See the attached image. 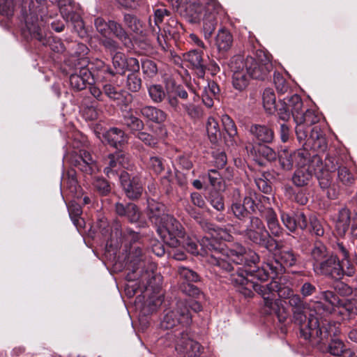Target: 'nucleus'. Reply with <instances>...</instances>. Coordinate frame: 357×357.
Segmentation results:
<instances>
[{
  "instance_id": "1",
  "label": "nucleus",
  "mask_w": 357,
  "mask_h": 357,
  "mask_svg": "<svg viewBox=\"0 0 357 357\" xmlns=\"http://www.w3.org/2000/svg\"><path fill=\"white\" fill-rule=\"evenodd\" d=\"M199 245L203 252L202 255H206L211 264L217 266L227 272L234 270L230 261L236 265H243V268L238 267L236 273H231L229 278L238 292L240 284L232 282L231 277L234 275L240 273L248 280L247 276H251L264 282L271 277V274L277 275L278 273V267L275 266L273 262L266 263L261 268L257 266V264L259 262V255L253 250L247 251L245 248L240 243L233 244L230 248H228L224 243L215 238L204 236L199 241ZM250 282L252 281L250 280Z\"/></svg>"
},
{
  "instance_id": "2",
  "label": "nucleus",
  "mask_w": 357,
  "mask_h": 357,
  "mask_svg": "<svg viewBox=\"0 0 357 357\" xmlns=\"http://www.w3.org/2000/svg\"><path fill=\"white\" fill-rule=\"evenodd\" d=\"M192 316L185 302L178 301L172 309L166 310L160 323V329L167 331L159 341L165 347L174 346L184 357H197L202 346L189 337L188 326Z\"/></svg>"
},
{
  "instance_id": "3",
  "label": "nucleus",
  "mask_w": 357,
  "mask_h": 357,
  "mask_svg": "<svg viewBox=\"0 0 357 357\" xmlns=\"http://www.w3.org/2000/svg\"><path fill=\"white\" fill-rule=\"evenodd\" d=\"M232 282L239 284V293L245 297H252L253 291L259 294L264 300V306L268 309L269 313L277 314L280 321H284L287 318L282 301L280 298L287 299L294 294L292 289L281 284L280 281L273 280L266 284H257L246 280L242 274L234 275Z\"/></svg>"
},
{
  "instance_id": "4",
  "label": "nucleus",
  "mask_w": 357,
  "mask_h": 357,
  "mask_svg": "<svg viewBox=\"0 0 357 357\" xmlns=\"http://www.w3.org/2000/svg\"><path fill=\"white\" fill-rule=\"evenodd\" d=\"M130 259L129 266L131 271L127 275L128 281L139 280L143 286L147 289L151 286L152 280H156L154 271L156 268L155 263L152 262L147 255V251L144 250L139 245H132L128 256Z\"/></svg>"
},
{
  "instance_id": "5",
  "label": "nucleus",
  "mask_w": 357,
  "mask_h": 357,
  "mask_svg": "<svg viewBox=\"0 0 357 357\" xmlns=\"http://www.w3.org/2000/svg\"><path fill=\"white\" fill-rule=\"evenodd\" d=\"M324 316L315 315L312 312L308 316V322L303 326L301 337L309 340L312 345H321L328 341L329 336H337L339 324L331 323Z\"/></svg>"
},
{
  "instance_id": "6",
  "label": "nucleus",
  "mask_w": 357,
  "mask_h": 357,
  "mask_svg": "<svg viewBox=\"0 0 357 357\" xmlns=\"http://www.w3.org/2000/svg\"><path fill=\"white\" fill-rule=\"evenodd\" d=\"M46 0H22V15L25 22V29L23 33L27 32L31 38L39 40L44 44L47 43V38L43 37L41 24L38 22V15L41 21H43V15L46 12Z\"/></svg>"
},
{
  "instance_id": "7",
  "label": "nucleus",
  "mask_w": 357,
  "mask_h": 357,
  "mask_svg": "<svg viewBox=\"0 0 357 357\" xmlns=\"http://www.w3.org/2000/svg\"><path fill=\"white\" fill-rule=\"evenodd\" d=\"M289 101L292 109V116L296 123L297 139L299 143H304L307 139L309 126L317 123L319 117L314 111L310 109H307L305 113L303 112V101L298 95H292Z\"/></svg>"
},
{
  "instance_id": "8",
  "label": "nucleus",
  "mask_w": 357,
  "mask_h": 357,
  "mask_svg": "<svg viewBox=\"0 0 357 357\" xmlns=\"http://www.w3.org/2000/svg\"><path fill=\"white\" fill-rule=\"evenodd\" d=\"M314 271L318 274L340 280L344 275L352 276L355 268L349 261L340 260L337 255H331L318 264H312Z\"/></svg>"
},
{
  "instance_id": "9",
  "label": "nucleus",
  "mask_w": 357,
  "mask_h": 357,
  "mask_svg": "<svg viewBox=\"0 0 357 357\" xmlns=\"http://www.w3.org/2000/svg\"><path fill=\"white\" fill-rule=\"evenodd\" d=\"M249 220V225L245 229L240 231V234L252 243L270 250L276 241L271 236L261 219L250 216Z\"/></svg>"
},
{
  "instance_id": "10",
  "label": "nucleus",
  "mask_w": 357,
  "mask_h": 357,
  "mask_svg": "<svg viewBox=\"0 0 357 357\" xmlns=\"http://www.w3.org/2000/svg\"><path fill=\"white\" fill-rule=\"evenodd\" d=\"M157 231L164 243L173 248L180 245L181 238H183L185 234L181 224L169 215L166 216L161 225L157 227Z\"/></svg>"
},
{
  "instance_id": "11",
  "label": "nucleus",
  "mask_w": 357,
  "mask_h": 357,
  "mask_svg": "<svg viewBox=\"0 0 357 357\" xmlns=\"http://www.w3.org/2000/svg\"><path fill=\"white\" fill-rule=\"evenodd\" d=\"M242 61L252 79L264 80L268 77L273 70V64L265 54L259 55L257 58L250 56L245 57L242 55Z\"/></svg>"
},
{
  "instance_id": "12",
  "label": "nucleus",
  "mask_w": 357,
  "mask_h": 357,
  "mask_svg": "<svg viewBox=\"0 0 357 357\" xmlns=\"http://www.w3.org/2000/svg\"><path fill=\"white\" fill-rule=\"evenodd\" d=\"M229 68L232 73L231 84L233 87L240 92L245 91L249 86L252 77L245 68L242 61V55L234 56L230 60Z\"/></svg>"
},
{
  "instance_id": "13",
  "label": "nucleus",
  "mask_w": 357,
  "mask_h": 357,
  "mask_svg": "<svg viewBox=\"0 0 357 357\" xmlns=\"http://www.w3.org/2000/svg\"><path fill=\"white\" fill-rule=\"evenodd\" d=\"M179 280L181 282L179 284V289L183 294L199 298L202 296L199 289L194 285L193 282H199V275L197 272L185 266H178L177 270Z\"/></svg>"
},
{
  "instance_id": "14",
  "label": "nucleus",
  "mask_w": 357,
  "mask_h": 357,
  "mask_svg": "<svg viewBox=\"0 0 357 357\" xmlns=\"http://www.w3.org/2000/svg\"><path fill=\"white\" fill-rule=\"evenodd\" d=\"M103 172L108 178H112L125 172L123 169H129L128 156L122 151L109 153L103 160Z\"/></svg>"
},
{
  "instance_id": "15",
  "label": "nucleus",
  "mask_w": 357,
  "mask_h": 357,
  "mask_svg": "<svg viewBox=\"0 0 357 357\" xmlns=\"http://www.w3.org/2000/svg\"><path fill=\"white\" fill-rule=\"evenodd\" d=\"M279 162L284 170H291L295 164L304 165L310 162V153L305 149H299L294 152L287 149L281 150L278 153Z\"/></svg>"
},
{
  "instance_id": "16",
  "label": "nucleus",
  "mask_w": 357,
  "mask_h": 357,
  "mask_svg": "<svg viewBox=\"0 0 357 357\" xmlns=\"http://www.w3.org/2000/svg\"><path fill=\"white\" fill-rule=\"evenodd\" d=\"M312 165H315L314 168V174L319 181V186L322 189H328L327 196L331 199H335L338 196V192L333 188H330L332 176L329 170L324 169L322 160L319 156L314 155L312 157Z\"/></svg>"
},
{
  "instance_id": "17",
  "label": "nucleus",
  "mask_w": 357,
  "mask_h": 357,
  "mask_svg": "<svg viewBox=\"0 0 357 357\" xmlns=\"http://www.w3.org/2000/svg\"><path fill=\"white\" fill-rule=\"evenodd\" d=\"M87 63L88 60L82 59L80 65H75L74 72L69 77L70 84L75 90L81 91L85 89L92 78L93 73L86 68Z\"/></svg>"
},
{
  "instance_id": "18",
  "label": "nucleus",
  "mask_w": 357,
  "mask_h": 357,
  "mask_svg": "<svg viewBox=\"0 0 357 357\" xmlns=\"http://www.w3.org/2000/svg\"><path fill=\"white\" fill-rule=\"evenodd\" d=\"M69 160L71 165L89 175H91L96 169L94 160L91 154L85 150H79L78 152L74 151Z\"/></svg>"
},
{
  "instance_id": "19",
  "label": "nucleus",
  "mask_w": 357,
  "mask_h": 357,
  "mask_svg": "<svg viewBox=\"0 0 357 357\" xmlns=\"http://www.w3.org/2000/svg\"><path fill=\"white\" fill-rule=\"evenodd\" d=\"M119 180L127 197L137 199L142 195L143 186L138 176H134L131 178L128 172H123L119 175Z\"/></svg>"
},
{
  "instance_id": "20",
  "label": "nucleus",
  "mask_w": 357,
  "mask_h": 357,
  "mask_svg": "<svg viewBox=\"0 0 357 357\" xmlns=\"http://www.w3.org/2000/svg\"><path fill=\"white\" fill-rule=\"evenodd\" d=\"M321 297L328 303V305H325L321 301L316 302L313 310V314L315 315L326 316L330 314L335 307H340L342 300L340 299L333 291H322Z\"/></svg>"
},
{
  "instance_id": "21",
  "label": "nucleus",
  "mask_w": 357,
  "mask_h": 357,
  "mask_svg": "<svg viewBox=\"0 0 357 357\" xmlns=\"http://www.w3.org/2000/svg\"><path fill=\"white\" fill-rule=\"evenodd\" d=\"M289 305L292 307L293 321L299 326L301 335L303 326L308 322V317L305 314V303L300 295L293 294L289 298Z\"/></svg>"
},
{
  "instance_id": "22",
  "label": "nucleus",
  "mask_w": 357,
  "mask_h": 357,
  "mask_svg": "<svg viewBox=\"0 0 357 357\" xmlns=\"http://www.w3.org/2000/svg\"><path fill=\"white\" fill-rule=\"evenodd\" d=\"M297 169L292 176V182L297 187H303L309 184L314 174L312 157L310 155V162L304 165H297Z\"/></svg>"
},
{
  "instance_id": "23",
  "label": "nucleus",
  "mask_w": 357,
  "mask_h": 357,
  "mask_svg": "<svg viewBox=\"0 0 357 357\" xmlns=\"http://www.w3.org/2000/svg\"><path fill=\"white\" fill-rule=\"evenodd\" d=\"M185 61L188 62L196 75L199 78L204 77L207 63L203 58V52L197 50H192L183 55Z\"/></svg>"
},
{
  "instance_id": "24",
  "label": "nucleus",
  "mask_w": 357,
  "mask_h": 357,
  "mask_svg": "<svg viewBox=\"0 0 357 357\" xmlns=\"http://www.w3.org/2000/svg\"><path fill=\"white\" fill-rule=\"evenodd\" d=\"M147 215L150 221L156 227L161 225L166 216L169 215L165 213V206L162 203L158 202L154 199H148Z\"/></svg>"
},
{
  "instance_id": "25",
  "label": "nucleus",
  "mask_w": 357,
  "mask_h": 357,
  "mask_svg": "<svg viewBox=\"0 0 357 357\" xmlns=\"http://www.w3.org/2000/svg\"><path fill=\"white\" fill-rule=\"evenodd\" d=\"M115 211L119 216L126 218L130 222H137L141 216L139 208L133 203L115 204Z\"/></svg>"
},
{
  "instance_id": "26",
  "label": "nucleus",
  "mask_w": 357,
  "mask_h": 357,
  "mask_svg": "<svg viewBox=\"0 0 357 357\" xmlns=\"http://www.w3.org/2000/svg\"><path fill=\"white\" fill-rule=\"evenodd\" d=\"M299 255L296 254L291 249L282 250L275 255L274 261L275 266L278 267V272H282L286 267L295 266Z\"/></svg>"
},
{
  "instance_id": "27",
  "label": "nucleus",
  "mask_w": 357,
  "mask_h": 357,
  "mask_svg": "<svg viewBox=\"0 0 357 357\" xmlns=\"http://www.w3.org/2000/svg\"><path fill=\"white\" fill-rule=\"evenodd\" d=\"M104 139L112 146L118 148L128 142V136L118 128H111L103 134Z\"/></svg>"
},
{
  "instance_id": "28",
  "label": "nucleus",
  "mask_w": 357,
  "mask_h": 357,
  "mask_svg": "<svg viewBox=\"0 0 357 357\" xmlns=\"http://www.w3.org/2000/svg\"><path fill=\"white\" fill-rule=\"evenodd\" d=\"M264 217L266 220L268 231L271 236L279 237L282 234L283 229L280 225L278 216L272 208H267L264 212Z\"/></svg>"
},
{
  "instance_id": "29",
  "label": "nucleus",
  "mask_w": 357,
  "mask_h": 357,
  "mask_svg": "<svg viewBox=\"0 0 357 357\" xmlns=\"http://www.w3.org/2000/svg\"><path fill=\"white\" fill-rule=\"evenodd\" d=\"M326 342L321 344V345H312L313 347H317L318 349L321 351H328V352L333 356H340L342 354L349 355V357H354V354L350 350L344 349V343L337 339L332 340L331 343L326 346Z\"/></svg>"
},
{
  "instance_id": "30",
  "label": "nucleus",
  "mask_w": 357,
  "mask_h": 357,
  "mask_svg": "<svg viewBox=\"0 0 357 357\" xmlns=\"http://www.w3.org/2000/svg\"><path fill=\"white\" fill-rule=\"evenodd\" d=\"M86 68L92 72V77L96 76L98 78L107 79L109 77V74H113L112 68L105 63V62L100 59H96L93 62L89 63L86 65Z\"/></svg>"
},
{
  "instance_id": "31",
  "label": "nucleus",
  "mask_w": 357,
  "mask_h": 357,
  "mask_svg": "<svg viewBox=\"0 0 357 357\" xmlns=\"http://www.w3.org/2000/svg\"><path fill=\"white\" fill-rule=\"evenodd\" d=\"M250 132L259 142L271 143L274 138L273 131L266 126L252 125L250 128Z\"/></svg>"
},
{
  "instance_id": "32",
  "label": "nucleus",
  "mask_w": 357,
  "mask_h": 357,
  "mask_svg": "<svg viewBox=\"0 0 357 357\" xmlns=\"http://www.w3.org/2000/svg\"><path fill=\"white\" fill-rule=\"evenodd\" d=\"M123 123L132 132L141 131L144 128L143 121L134 115L131 109L123 112Z\"/></svg>"
},
{
  "instance_id": "33",
  "label": "nucleus",
  "mask_w": 357,
  "mask_h": 357,
  "mask_svg": "<svg viewBox=\"0 0 357 357\" xmlns=\"http://www.w3.org/2000/svg\"><path fill=\"white\" fill-rule=\"evenodd\" d=\"M142 116L149 121L160 123L165 121L167 115L161 109L153 106H144L140 109Z\"/></svg>"
},
{
  "instance_id": "34",
  "label": "nucleus",
  "mask_w": 357,
  "mask_h": 357,
  "mask_svg": "<svg viewBox=\"0 0 357 357\" xmlns=\"http://www.w3.org/2000/svg\"><path fill=\"white\" fill-rule=\"evenodd\" d=\"M307 132V139L304 143H301L303 145L307 143L312 144L314 148H319L324 150L326 147V139L324 137L321 129L318 126H314L312 128L310 135Z\"/></svg>"
},
{
  "instance_id": "35",
  "label": "nucleus",
  "mask_w": 357,
  "mask_h": 357,
  "mask_svg": "<svg viewBox=\"0 0 357 357\" xmlns=\"http://www.w3.org/2000/svg\"><path fill=\"white\" fill-rule=\"evenodd\" d=\"M233 36L225 29H221L218 31L215 37V45L219 52H227L232 46Z\"/></svg>"
},
{
  "instance_id": "36",
  "label": "nucleus",
  "mask_w": 357,
  "mask_h": 357,
  "mask_svg": "<svg viewBox=\"0 0 357 357\" xmlns=\"http://www.w3.org/2000/svg\"><path fill=\"white\" fill-rule=\"evenodd\" d=\"M246 149L248 152H250V153L255 157H262L266 159L267 161H273L277 158V154L275 151L271 149V147L259 144L255 146H252L249 149V147L247 146Z\"/></svg>"
},
{
  "instance_id": "37",
  "label": "nucleus",
  "mask_w": 357,
  "mask_h": 357,
  "mask_svg": "<svg viewBox=\"0 0 357 357\" xmlns=\"http://www.w3.org/2000/svg\"><path fill=\"white\" fill-rule=\"evenodd\" d=\"M93 190L100 196H107L112 191L109 182L102 176H95L91 182Z\"/></svg>"
},
{
  "instance_id": "38",
  "label": "nucleus",
  "mask_w": 357,
  "mask_h": 357,
  "mask_svg": "<svg viewBox=\"0 0 357 357\" xmlns=\"http://www.w3.org/2000/svg\"><path fill=\"white\" fill-rule=\"evenodd\" d=\"M290 97H287L282 100H280L278 104L275 106V111L278 118L284 121H287L292 116L291 106L290 105Z\"/></svg>"
},
{
  "instance_id": "39",
  "label": "nucleus",
  "mask_w": 357,
  "mask_h": 357,
  "mask_svg": "<svg viewBox=\"0 0 357 357\" xmlns=\"http://www.w3.org/2000/svg\"><path fill=\"white\" fill-rule=\"evenodd\" d=\"M222 123L225 131L229 137V139L225 138V141L228 145H233L236 142L237 135V130L234 122L228 115H223L222 117Z\"/></svg>"
},
{
  "instance_id": "40",
  "label": "nucleus",
  "mask_w": 357,
  "mask_h": 357,
  "mask_svg": "<svg viewBox=\"0 0 357 357\" xmlns=\"http://www.w3.org/2000/svg\"><path fill=\"white\" fill-rule=\"evenodd\" d=\"M331 255L332 253L328 251L325 245L319 241L315 242L314 248L311 251L313 264L320 263Z\"/></svg>"
},
{
  "instance_id": "41",
  "label": "nucleus",
  "mask_w": 357,
  "mask_h": 357,
  "mask_svg": "<svg viewBox=\"0 0 357 357\" xmlns=\"http://www.w3.org/2000/svg\"><path fill=\"white\" fill-rule=\"evenodd\" d=\"M206 132L211 143L215 144L221 137L219 123L217 120L211 116L206 122Z\"/></svg>"
},
{
  "instance_id": "42",
  "label": "nucleus",
  "mask_w": 357,
  "mask_h": 357,
  "mask_svg": "<svg viewBox=\"0 0 357 357\" xmlns=\"http://www.w3.org/2000/svg\"><path fill=\"white\" fill-rule=\"evenodd\" d=\"M110 33H112L126 46L129 47L131 45V40L128 34L118 22L110 20Z\"/></svg>"
},
{
  "instance_id": "43",
  "label": "nucleus",
  "mask_w": 357,
  "mask_h": 357,
  "mask_svg": "<svg viewBox=\"0 0 357 357\" xmlns=\"http://www.w3.org/2000/svg\"><path fill=\"white\" fill-rule=\"evenodd\" d=\"M126 56L121 52H116L112 57L113 74H109V77H113L116 74L123 75L126 72Z\"/></svg>"
},
{
  "instance_id": "44",
  "label": "nucleus",
  "mask_w": 357,
  "mask_h": 357,
  "mask_svg": "<svg viewBox=\"0 0 357 357\" xmlns=\"http://www.w3.org/2000/svg\"><path fill=\"white\" fill-rule=\"evenodd\" d=\"M337 170V181L346 187L354 184L355 177L350 170L345 166H339Z\"/></svg>"
},
{
  "instance_id": "45",
  "label": "nucleus",
  "mask_w": 357,
  "mask_h": 357,
  "mask_svg": "<svg viewBox=\"0 0 357 357\" xmlns=\"http://www.w3.org/2000/svg\"><path fill=\"white\" fill-rule=\"evenodd\" d=\"M275 95L271 89H266L264 91L262 100L264 107L269 114H273L275 111Z\"/></svg>"
},
{
  "instance_id": "46",
  "label": "nucleus",
  "mask_w": 357,
  "mask_h": 357,
  "mask_svg": "<svg viewBox=\"0 0 357 357\" xmlns=\"http://www.w3.org/2000/svg\"><path fill=\"white\" fill-rule=\"evenodd\" d=\"M208 178L214 190L224 191L225 190V183L221 174L217 170H208Z\"/></svg>"
},
{
  "instance_id": "47",
  "label": "nucleus",
  "mask_w": 357,
  "mask_h": 357,
  "mask_svg": "<svg viewBox=\"0 0 357 357\" xmlns=\"http://www.w3.org/2000/svg\"><path fill=\"white\" fill-rule=\"evenodd\" d=\"M164 162L165 160L159 156H150L146 162V167L153 173L160 174L165 169Z\"/></svg>"
},
{
  "instance_id": "48",
  "label": "nucleus",
  "mask_w": 357,
  "mask_h": 357,
  "mask_svg": "<svg viewBox=\"0 0 357 357\" xmlns=\"http://www.w3.org/2000/svg\"><path fill=\"white\" fill-rule=\"evenodd\" d=\"M149 95L154 102H161L166 96L162 86L160 84H152L148 87Z\"/></svg>"
},
{
  "instance_id": "49",
  "label": "nucleus",
  "mask_w": 357,
  "mask_h": 357,
  "mask_svg": "<svg viewBox=\"0 0 357 357\" xmlns=\"http://www.w3.org/2000/svg\"><path fill=\"white\" fill-rule=\"evenodd\" d=\"M208 200L211 205L217 211L225 209L224 199L218 190H211L209 192Z\"/></svg>"
},
{
  "instance_id": "50",
  "label": "nucleus",
  "mask_w": 357,
  "mask_h": 357,
  "mask_svg": "<svg viewBox=\"0 0 357 357\" xmlns=\"http://www.w3.org/2000/svg\"><path fill=\"white\" fill-rule=\"evenodd\" d=\"M182 106L184 108L188 116L194 121L199 120L204 116V111L202 107L199 105L189 103L183 104Z\"/></svg>"
},
{
  "instance_id": "51",
  "label": "nucleus",
  "mask_w": 357,
  "mask_h": 357,
  "mask_svg": "<svg viewBox=\"0 0 357 357\" xmlns=\"http://www.w3.org/2000/svg\"><path fill=\"white\" fill-rule=\"evenodd\" d=\"M126 87L132 92H137L142 87V79L137 73H130L127 76Z\"/></svg>"
},
{
  "instance_id": "52",
  "label": "nucleus",
  "mask_w": 357,
  "mask_h": 357,
  "mask_svg": "<svg viewBox=\"0 0 357 357\" xmlns=\"http://www.w3.org/2000/svg\"><path fill=\"white\" fill-rule=\"evenodd\" d=\"M230 211L241 221L248 218L249 212L242 203L231 204Z\"/></svg>"
},
{
  "instance_id": "53",
  "label": "nucleus",
  "mask_w": 357,
  "mask_h": 357,
  "mask_svg": "<svg viewBox=\"0 0 357 357\" xmlns=\"http://www.w3.org/2000/svg\"><path fill=\"white\" fill-rule=\"evenodd\" d=\"M42 33L43 37H45L47 38V43L44 44L42 41L39 40H37L39 41L43 45H50L51 50L55 52L62 53L65 52L66 47L60 39H51L50 37H47V36L44 33L43 31Z\"/></svg>"
},
{
  "instance_id": "54",
  "label": "nucleus",
  "mask_w": 357,
  "mask_h": 357,
  "mask_svg": "<svg viewBox=\"0 0 357 357\" xmlns=\"http://www.w3.org/2000/svg\"><path fill=\"white\" fill-rule=\"evenodd\" d=\"M280 218L284 227L291 232L295 231L296 225L295 220V214L291 215L284 211H280Z\"/></svg>"
},
{
  "instance_id": "55",
  "label": "nucleus",
  "mask_w": 357,
  "mask_h": 357,
  "mask_svg": "<svg viewBox=\"0 0 357 357\" xmlns=\"http://www.w3.org/2000/svg\"><path fill=\"white\" fill-rule=\"evenodd\" d=\"M68 210L70 217L75 226L80 225V215L82 211L79 204L76 203H70L68 206Z\"/></svg>"
},
{
  "instance_id": "56",
  "label": "nucleus",
  "mask_w": 357,
  "mask_h": 357,
  "mask_svg": "<svg viewBox=\"0 0 357 357\" xmlns=\"http://www.w3.org/2000/svg\"><path fill=\"white\" fill-rule=\"evenodd\" d=\"M143 73L149 77H154L158 73V67L155 61L150 59H145L142 61Z\"/></svg>"
},
{
  "instance_id": "57",
  "label": "nucleus",
  "mask_w": 357,
  "mask_h": 357,
  "mask_svg": "<svg viewBox=\"0 0 357 357\" xmlns=\"http://www.w3.org/2000/svg\"><path fill=\"white\" fill-rule=\"evenodd\" d=\"M273 82L277 91L280 94H284L289 90V86L283 76L279 73H274Z\"/></svg>"
},
{
  "instance_id": "58",
  "label": "nucleus",
  "mask_w": 357,
  "mask_h": 357,
  "mask_svg": "<svg viewBox=\"0 0 357 357\" xmlns=\"http://www.w3.org/2000/svg\"><path fill=\"white\" fill-rule=\"evenodd\" d=\"M310 231L317 236H322L324 234V227L320 222V221L317 218V217L312 215L310 217Z\"/></svg>"
},
{
  "instance_id": "59",
  "label": "nucleus",
  "mask_w": 357,
  "mask_h": 357,
  "mask_svg": "<svg viewBox=\"0 0 357 357\" xmlns=\"http://www.w3.org/2000/svg\"><path fill=\"white\" fill-rule=\"evenodd\" d=\"M94 24L96 30L103 36H107L110 33V20L106 22L102 17H97L94 20Z\"/></svg>"
},
{
  "instance_id": "60",
  "label": "nucleus",
  "mask_w": 357,
  "mask_h": 357,
  "mask_svg": "<svg viewBox=\"0 0 357 357\" xmlns=\"http://www.w3.org/2000/svg\"><path fill=\"white\" fill-rule=\"evenodd\" d=\"M182 243L183 247H184L186 250L191 254L195 255L199 254V251L198 250V244L195 241V239L190 237H185V234L183 238H181V243Z\"/></svg>"
},
{
  "instance_id": "61",
  "label": "nucleus",
  "mask_w": 357,
  "mask_h": 357,
  "mask_svg": "<svg viewBox=\"0 0 357 357\" xmlns=\"http://www.w3.org/2000/svg\"><path fill=\"white\" fill-rule=\"evenodd\" d=\"M350 222L349 211L347 208H342L338 213L337 227L344 231L347 229Z\"/></svg>"
},
{
  "instance_id": "62",
  "label": "nucleus",
  "mask_w": 357,
  "mask_h": 357,
  "mask_svg": "<svg viewBox=\"0 0 357 357\" xmlns=\"http://www.w3.org/2000/svg\"><path fill=\"white\" fill-rule=\"evenodd\" d=\"M125 24L133 32L140 31L141 24L136 17L130 14H126L123 17Z\"/></svg>"
},
{
  "instance_id": "63",
  "label": "nucleus",
  "mask_w": 357,
  "mask_h": 357,
  "mask_svg": "<svg viewBox=\"0 0 357 357\" xmlns=\"http://www.w3.org/2000/svg\"><path fill=\"white\" fill-rule=\"evenodd\" d=\"M299 291L303 298H307L317 292V287L312 282L304 281L303 282Z\"/></svg>"
},
{
  "instance_id": "64",
  "label": "nucleus",
  "mask_w": 357,
  "mask_h": 357,
  "mask_svg": "<svg viewBox=\"0 0 357 357\" xmlns=\"http://www.w3.org/2000/svg\"><path fill=\"white\" fill-rule=\"evenodd\" d=\"M137 137L150 147L154 148L158 144V139L156 137L147 132H142V130L137 133Z\"/></svg>"
}]
</instances>
